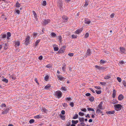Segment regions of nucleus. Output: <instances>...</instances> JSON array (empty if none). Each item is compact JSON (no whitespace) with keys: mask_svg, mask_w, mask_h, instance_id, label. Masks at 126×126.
Returning <instances> with one entry per match:
<instances>
[{"mask_svg":"<svg viewBox=\"0 0 126 126\" xmlns=\"http://www.w3.org/2000/svg\"><path fill=\"white\" fill-rule=\"evenodd\" d=\"M114 107L115 110L116 111H118L121 110L122 106L120 104H117L114 105Z\"/></svg>","mask_w":126,"mask_h":126,"instance_id":"nucleus-1","label":"nucleus"},{"mask_svg":"<svg viewBox=\"0 0 126 126\" xmlns=\"http://www.w3.org/2000/svg\"><path fill=\"white\" fill-rule=\"evenodd\" d=\"M30 37L29 36H27L25 39V44L27 45L30 44Z\"/></svg>","mask_w":126,"mask_h":126,"instance_id":"nucleus-2","label":"nucleus"},{"mask_svg":"<svg viewBox=\"0 0 126 126\" xmlns=\"http://www.w3.org/2000/svg\"><path fill=\"white\" fill-rule=\"evenodd\" d=\"M62 93L60 91H56L55 93L56 95L58 97V98H60L62 96Z\"/></svg>","mask_w":126,"mask_h":126,"instance_id":"nucleus-3","label":"nucleus"},{"mask_svg":"<svg viewBox=\"0 0 126 126\" xmlns=\"http://www.w3.org/2000/svg\"><path fill=\"white\" fill-rule=\"evenodd\" d=\"M62 0H59L58 2V6H59V8L61 9L63 5Z\"/></svg>","mask_w":126,"mask_h":126,"instance_id":"nucleus-4","label":"nucleus"},{"mask_svg":"<svg viewBox=\"0 0 126 126\" xmlns=\"http://www.w3.org/2000/svg\"><path fill=\"white\" fill-rule=\"evenodd\" d=\"M50 20L49 19H45L43 21V24L44 25H46L48 23L50 22Z\"/></svg>","mask_w":126,"mask_h":126,"instance_id":"nucleus-5","label":"nucleus"},{"mask_svg":"<svg viewBox=\"0 0 126 126\" xmlns=\"http://www.w3.org/2000/svg\"><path fill=\"white\" fill-rule=\"evenodd\" d=\"M91 51L90 49L89 48L87 50V52L86 54V56H89L91 55Z\"/></svg>","mask_w":126,"mask_h":126,"instance_id":"nucleus-6","label":"nucleus"},{"mask_svg":"<svg viewBox=\"0 0 126 126\" xmlns=\"http://www.w3.org/2000/svg\"><path fill=\"white\" fill-rule=\"evenodd\" d=\"M102 104L103 102H100L98 106V107L99 109L101 110L103 109L102 106Z\"/></svg>","mask_w":126,"mask_h":126,"instance_id":"nucleus-7","label":"nucleus"},{"mask_svg":"<svg viewBox=\"0 0 126 126\" xmlns=\"http://www.w3.org/2000/svg\"><path fill=\"white\" fill-rule=\"evenodd\" d=\"M124 98V96L122 94H120L118 97V99L119 100H121L123 99Z\"/></svg>","mask_w":126,"mask_h":126,"instance_id":"nucleus-8","label":"nucleus"},{"mask_svg":"<svg viewBox=\"0 0 126 126\" xmlns=\"http://www.w3.org/2000/svg\"><path fill=\"white\" fill-rule=\"evenodd\" d=\"M9 110V109L8 108H7L6 109L3 111L2 112V114H5L7 113L8 112Z\"/></svg>","mask_w":126,"mask_h":126,"instance_id":"nucleus-9","label":"nucleus"},{"mask_svg":"<svg viewBox=\"0 0 126 126\" xmlns=\"http://www.w3.org/2000/svg\"><path fill=\"white\" fill-rule=\"evenodd\" d=\"M120 51L123 53H124L126 51L125 48L123 47H120Z\"/></svg>","mask_w":126,"mask_h":126,"instance_id":"nucleus-10","label":"nucleus"},{"mask_svg":"<svg viewBox=\"0 0 126 126\" xmlns=\"http://www.w3.org/2000/svg\"><path fill=\"white\" fill-rule=\"evenodd\" d=\"M83 30V28H81L80 29H79L78 30H77L75 32L77 34H78L80 32H81Z\"/></svg>","mask_w":126,"mask_h":126,"instance_id":"nucleus-11","label":"nucleus"},{"mask_svg":"<svg viewBox=\"0 0 126 126\" xmlns=\"http://www.w3.org/2000/svg\"><path fill=\"white\" fill-rule=\"evenodd\" d=\"M62 18L64 20V21L65 22H67L68 19V18L66 16H63L62 17Z\"/></svg>","mask_w":126,"mask_h":126,"instance_id":"nucleus-12","label":"nucleus"},{"mask_svg":"<svg viewBox=\"0 0 126 126\" xmlns=\"http://www.w3.org/2000/svg\"><path fill=\"white\" fill-rule=\"evenodd\" d=\"M116 95V91L115 89H113V91L112 97L114 98L115 96Z\"/></svg>","mask_w":126,"mask_h":126,"instance_id":"nucleus-13","label":"nucleus"},{"mask_svg":"<svg viewBox=\"0 0 126 126\" xmlns=\"http://www.w3.org/2000/svg\"><path fill=\"white\" fill-rule=\"evenodd\" d=\"M106 113L107 114H113L115 112L114 111H106Z\"/></svg>","mask_w":126,"mask_h":126,"instance_id":"nucleus-14","label":"nucleus"},{"mask_svg":"<svg viewBox=\"0 0 126 126\" xmlns=\"http://www.w3.org/2000/svg\"><path fill=\"white\" fill-rule=\"evenodd\" d=\"M96 112L97 114H99V113H103L102 111L101 110H100L99 109H97L96 110Z\"/></svg>","mask_w":126,"mask_h":126,"instance_id":"nucleus-15","label":"nucleus"},{"mask_svg":"<svg viewBox=\"0 0 126 126\" xmlns=\"http://www.w3.org/2000/svg\"><path fill=\"white\" fill-rule=\"evenodd\" d=\"M57 78H58L59 79L61 80H62L64 78L63 77H60L59 76H57Z\"/></svg>","mask_w":126,"mask_h":126,"instance_id":"nucleus-16","label":"nucleus"},{"mask_svg":"<svg viewBox=\"0 0 126 126\" xmlns=\"http://www.w3.org/2000/svg\"><path fill=\"white\" fill-rule=\"evenodd\" d=\"M100 70L103 71V70H105L106 69V68L104 67H103V66H100Z\"/></svg>","mask_w":126,"mask_h":126,"instance_id":"nucleus-17","label":"nucleus"},{"mask_svg":"<svg viewBox=\"0 0 126 126\" xmlns=\"http://www.w3.org/2000/svg\"><path fill=\"white\" fill-rule=\"evenodd\" d=\"M94 98L93 96L91 97L89 99V100L91 102H93L94 100Z\"/></svg>","mask_w":126,"mask_h":126,"instance_id":"nucleus-18","label":"nucleus"},{"mask_svg":"<svg viewBox=\"0 0 126 126\" xmlns=\"http://www.w3.org/2000/svg\"><path fill=\"white\" fill-rule=\"evenodd\" d=\"M79 122L78 120L74 121V120H72V123L74 124H76Z\"/></svg>","mask_w":126,"mask_h":126,"instance_id":"nucleus-19","label":"nucleus"},{"mask_svg":"<svg viewBox=\"0 0 126 126\" xmlns=\"http://www.w3.org/2000/svg\"><path fill=\"white\" fill-rule=\"evenodd\" d=\"M119 65L120 66V65H122L125 64V63L124 62L121 60L119 61Z\"/></svg>","mask_w":126,"mask_h":126,"instance_id":"nucleus-20","label":"nucleus"},{"mask_svg":"<svg viewBox=\"0 0 126 126\" xmlns=\"http://www.w3.org/2000/svg\"><path fill=\"white\" fill-rule=\"evenodd\" d=\"M88 3L89 2L87 0H85V4L84 5V6H87L88 5Z\"/></svg>","mask_w":126,"mask_h":126,"instance_id":"nucleus-21","label":"nucleus"},{"mask_svg":"<svg viewBox=\"0 0 126 126\" xmlns=\"http://www.w3.org/2000/svg\"><path fill=\"white\" fill-rule=\"evenodd\" d=\"M79 120L80 122H82L84 121V118L83 117L79 118Z\"/></svg>","mask_w":126,"mask_h":126,"instance_id":"nucleus-22","label":"nucleus"},{"mask_svg":"<svg viewBox=\"0 0 126 126\" xmlns=\"http://www.w3.org/2000/svg\"><path fill=\"white\" fill-rule=\"evenodd\" d=\"M41 110L43 112H46L47 110L45 108L42 107V108Z\"/></svg>","mask_w":126,"mask_h":126,"instance_id":"nucleus-23","label":"nucleus"},{"mask_svg":"<svg viewBox=\"0 0 126 126\" xmlns=\"http://www.w3.org/2000/svg\"><path fill=\"white\" fill-rule=\"evenodd\" d=\"M51 87V85L50 84H48L45 87V88L46 89H48Z\"/></svg>","mask_w":126,"mask_h":126,"instance_id":"nucleus-24","label":"nucleus"},{"mask_svg":"<svg viewBox=\"0 0 126 126\" xmlns=\"http://www.w3.org/2000/svg\"><path fill=\"white\" fill-rule=\"evenodd\" d=\"M42 5L43 6H45L47 4L46 1L45 0L42 3Z\"/></svg>","mask_w":126,"mask_h":126,"instance_id":"nucleus-25","label":"nucleus"},{"mask_svg":"<svg viewBox=\"0 0 126 126\" xmlns=\"http://www.w3.org/2000/svg\"><path fill=\"white\" fill-rule=\"evenodd\" d=\"M78 114H75L74 116L73 117V119H76L78 118Z\"/></svg>","mask_w":126,"mask_h":126,"instance_id":"nucleus-26","label":"nucleus"},{"mask_svg":"<svg viewBox=\"0 0 126 126\" xmlns=\"http://www.w3.org/2000/svg\"><path fill=\"white\" fill-rule=\"evenodd\" d=\"M64 50H63L62 49H60L58 51V52L59 53H61L63 52Z\"/></svg>","mask_w":126,"mask_h":126,"instance_id":"nucleus-27","label":"nucleus"},{"mask_svg":"<svg viewBox=\"0 0 126 126\" xmlns=\"http://www.w3.org/2000/svg\"><path fill=\"white\" fill-rule=\"evenodd\" d=\"M110 75H107L104 78L105 79H110Z\"/></svg>","mask_w":126,"mask_h":126,"instance_id":"nucleus-28","label":"nucleus"},{"mask_svg":"<svg viewBox=\"0 0 126 126\" xmlns=\"http://www.w3.org/2000/svg\"><path fill=\"white\" fill-rule=\"evenodd\" d=\"M49 76L48 75L46 76L45 77V80L46 81H47L49 78Z\"/></svg>","mask_w":126,"mask_h":126,"instance_id":"nucleus-29","label":"nucleus"},{"mask_svg":"<svg viewBox=\"0 0 126 126\" xmlns=\"http://www.w3.org/2000/svg\"><path fill=\"white\" fill-rule=\"evenodd\" d=\"M40 41V40L39 39V40H37V41L36 42L35 44H34V46H37V45L38 44L39 42Z\"/></svg>","mask_w":126,"mask_h":126,"instance_id":"nucleus-30","label":"nucleus"},{"mask_svg":"<svg viewBox=\"0 0 126 126\" xmlns=\"http://www.w3.org/2000/svg\"><path fill=\"white\" fill-rule=\"evenodd\" d=\"M85 23L87 24H89L91 22V21L90 20H88L87 21V20H85Z\"/></svg>","mask_w":126,"mask_h":126,"instance_id":"nucleus-31","label":"nucleus"},{"mask_svg":"<svg viewBox=\"0 0 126 126\" xmlns=\"http://www.w3.org/2000/svg\"><path fill=\"white\" fill-rule=\"evenodd\" d=\"M95 92H96V93L98 94H100L101 93V90H96L95 91Z\"/></svg>","mask_w":126,"mask_h":126,"instance_id":"nucleus-32","label":"nucleus"},{"mask_svg":"<svg viewBox=\"0 0 126 126\" xmlns=\"http://www.w3.org/2000/svg\"><path fill=\"white\" fill-rule=\"evenodd\" d=\"M87 110L88 111H94V109L91 108H88Z\"/></svg>","mask_w":126,"mask_h":126,"instance_id":"nucleus-33","label":"nucleus"},{"mask_svg":"<svg viewBox=\"0 0 126 126\" xmlns=\"http://www.w3.org/2000/svg\"><path fill=\"white\" fill-rule=\"evenodd\" d=\"M2 80L3 81L5 82L6 83L8 82V80L6 78H4Z\"/></svg>","mask_w":126,"mask_h":126,"instance_id":"nucleus-34","label":"nucleus"},{"mask_svg":"<svg viewBox=\"0 0 126 126\" xmlns=\"http://www.w3.org/2000/svg\"><path fill=\"white\" fill-rule=\"evenodd\" d=\"M61 118L63 120H64L65 119V116L64 115H60Z\"/></svg>","mask_w":126,"mask_h":126,"instance_id":"nucleus-35","label":"nucleus"},{"mask_svg":"<svg viewBox=\"0 0 126 126\" xmlns=\"http://www.w3.org/2000/svg\"><path fill=\"white\" fill-rule=\"evenodd\" d=\"M51 35L53 37H55L56 36V34L53 32H52L51 33Z\"/></svg>","mask_w":126,"mask_h":126,"instance_id":"nucleus-36","label":"nucleus"},{"mask_svg":"<svg viewBox=\"0 0 126 126\" xmlns=\"http://www.w3.org/2000/svg\"><path fill=\"white\" fill-rule=\"evenodd\" d=\"M59 49V48L57 47H54V50L55 51H57Z\"/></svg>","mask_w":126,"mask_h":126,"instance_id":"nucleus-37","label":"nucleus"},{"mask_svg":"<svg viewBox=\"0 0 126 126\" xmlns=\"http://www.w3.org/2000/svg\"><path fill=\"white\" fill-rule=\"evenodd\" d=\"M58 39L59 41L60 42H61L62 41V36L60 35L59 36Z\"/></svg>","mask_w":126,"mask_h":126,"instance_id":"nucleus-38","label":"nucleus"},{"mask_svg":"<svg viewBox=\"0 0 126 126\" xmlns=\"http://www.w3.org/2000/svg\"><path fill=\"white\" fill-rule=\"evenodd\" d=\"M21 5L19 3H18V1L16 2V7H20V5Z\"/></svg>","mask_w":126,"mask_h":126,"instance_id":"nucleus-39","label":"nucleus"},{"mask_svg":"<svg viewBox=\"0 0 126 126\" xmlns=\"http://www.w3.org/2000/svg\"><path fill=\"white\" fill-rule=\"evenodd\" d=\"M34 120L33 119H31L29 121V122L30 124H32L34 123Z\"/></svg>","mask_w":126,"mask_h":126,"instance_id":"nucleus-40","label":"nucleus"},{"mask_svg":"<svg viewBox=\"0 0 126 126\" xmlns=\"http://www.w3.org/2000/svg\"><path fill=\"white\" fill-rule=\"evenodd\" d=\"M117 80H118L119 82H121V78L118 77L117 78Z\"/></svg>","mask_w":126,"mask_h":126,"instance_id":"nucleus-41","label":"nucleus"},{"mask_svg":"<svg viewBox=\"0 0 126 126\" xmlns=\"http://www.w3.org/2000/svg\"><path fill=\"white\" fill-rule=\"evenodd\" d=\"M32 12H33V15L34 16L35 18H36V17L37 16V15L36 13L34 11H32Z\"/></svg>","mask_w":126,"mask_h":126,"instance_id":"nucleus-42","label":"nucleus"},{"mask_svg":"<svg viewBox=\"0 0 126 126\" xmlns=\"http://www.w3.org/2000/svg\"><path fill=\"white\" fill-rule=\"evenodd\" d=\"M62 105L63 107H67V104L65 103H62Z\"/></svg>","mask_w":126,"mask_h":126,"instance_id":"nucleus-43","label":"nucleus"},{"mask_svg":"<svg viewBox=\"0 0 126 126\" xmlns=\"http://www.w3.org/2000/svg\"><path fill=\"white\" fill-rule=\"evenodd\" d=\"M20 43L18 41L16 42L15 43V45L16 46H19L20 45Z\"/></svg>","mask_w":126,"mask_h":126,"instance_id":"nucleus-44","label":"nucleus"},{"mask_svg":"<svg viewBox=\"0 0 126 126\" xmlns=\"http://www.w3.org/2000/svg\"><path fill=\"white\" fill-rule=\"evenodd\" d=\"M79 115L82 116H83L84 114L83 113L81 112H79Z\"/></svg>","mask_w":126,"mask_h":126,"instance_id":"nucleus-45","label":"nucleus"},{"mask_svg":"<svg viewBox=\"0 0 126 126\" xmlns=\"http://www.w3.org/2000/svg\"><path fill=\"white\" fill-rule=\"evenodd\" d=\"M71 37L72 38H77V36L73 34L72 35Z\"/></svg>","mask_w":126,"mask_h":126,"instance_id":"nucleus-46","label":"nucleus"},{"mask_svg":"<svg viewBox=\"0 0 126 126\" xmlns=\"http://www.w3.org/2000/svg\"><path fill=\"white\" fill-rule=\"evenodd\" d=\"M106 62V61H104L102 59L100 61V63H105Z\"/></svg>","mask_w":126,"mask_h":126,"instance_id":"nucleus-47","label":"nucleus"},{"mask_svg":"<svg viewBox=\"0 0 126 126\" xmlns=\"http://www.w3.org/2000/svg\"><path fill=\"white\" fill-rule=\"evenodd\" d=\"M11 33L9 32H8L7 33V36L10 37L11 36Z\"/></svg>","mask_w":126,"mask_h":126,"instance_id":"nucleus-48","label":"nucleus"},{"mask_svg":"<svg viewBox=\"0 0 126 126\" xmlns=\"http://www.w3.org/2000/svg\"><path fill=\"white\" fill-rule=\"evenodd\" d=\"M89 35V34L88 33H86L85 35V38H87Z\"/></svg>","mask_w":126,"mask_h":126,"instance_id":"nucleus-49","label":"nucleus"},{"mask_svg":"<svg viewBox=\"0 0 126 126\" xmlns=\"http://www.w3.org/2000/svg\"><path fill=\"white\" fill-rule=\"evenodd\" d=\"M6 37V35L5 34H3L2 36V38L3 39L5 38Z\"/></svg>","mask_w":126,"mask_h":126,"instance_id":"nucleus-50","label":"nucleus"},{"mask_svg":"<svg viewBox=\"0 0 126 126\" xmlns=\"http://www.w3.org/2000/svg\"><path fill=\"white\" fill-rule=\"evenodd\" d=\"M10 78L13 79H16V77L12 75L10 76Z\"/></svg>","mask_w":126,"mask_h":126,"instance_id":"nucleus-51","label":"nucleus"},{"mask_svg":"<svg viewBox=\"0 0 126 126\" xmlns=\"http://www.w3.org/2000/svg\"><path fill=\"white\" fill-rule=\"evenodd\" d=\"M95 88L97 89H99V90H100V89H101V88L99 86H95Z\"/></svg>","mask_w":126,"mask_h":126,"instance_id":"nucleus-52","label":"nucleus"},{"mask_svg":"<svg viewBox=\"0 0 126 126\" xmlns=\"http://www.w3.org/2000/svg\"><path fill=\"white\" fill-rule=\"evenodd\" d=\"M68 55L70 57L74 55V53H69L68 54Z\"/></svg>","mask_w":126,"mask_h":126,"instance_id":"nucleus-53","label":"nucleus"},{"mask_svg":"<svg viewBox=\"0 0 126 126\" xmlns=\"http://www.w3.org/2000/svg\"><path fill=\"white\" fill-rule=\"evenodd\" d=\"M41 116H40L39 115L36 116H35V117L36 118L39 119V118H41Z\"/></svg>","mask_w":126,"mask_h":126,"instance_id":"nucleus-54","label":"nucleus"},{"mask_svg":"<svg viewBox=\"0 0 126 126\" xmlns=\"http://www.w3.org/2000/svg\"><path fill=\"white\" fill-rule=\"evenodd\" d=\"M115 15V14L114 13H112L110 16V17L111 18H113L114 17V16Z\"/></svg>","mask_w":126,"mask_h":126,"instance_id":"nucleus-55","label":"nucleus"},{"mask_svg":"<svg viewBox=\"0 0 126 126\" xmlns=\"http://www.w3.org/2000/svg\"><path fill=\"white\" fill-rule=\"evenodd\" d=\"M81 110L82 111H84V112H86V108H84V109H82Z\"/></svg>","mask_w":126,"mask_h":126,"instance_id":"nucleus-56","label":"nucleus"},{"mask_svg":"<svg viewBox=\"0 0 126 126\" xmlns=\"http://www.w3.org/2000/svg\"><path fill=\"white\" fill-rule=\"evenodd\" d=\"M100 66H98L97 65H96L95 66V67L96 68H97L98 69H99L100 70Z\"/></svg>","mask_w":126,"mask_h":126,"instance_id":"nucleus-57","label":"nucleus"},{"mask_svg":"<svg viewBox=\"0 0 126 126\" xmlns=\"http://www.w3.org/2000/svg\"><path fill=\"white\" fill-rule=\"evenodd\" d=\"M70 105L72 107H73L74 106V103L73 102H71L70 103Z\"/></svg>","mask_w":126,"mask_h":126,"instance_id":"nucleus-58","label":"nucleus"},{"mask_svg":"<svg viewBox=\"0 0 126 126\" xmlns=\"http://www.w3.org/2000/svg\"><path fill=\"white\" fill-rule=\"evenodd\" d=\"M123 85H124V86H126V82L124 81H123Z\"/></svg>","mask_w":126,"mask_h":126,"instance_id":"nucleus-59","label":"nucleus"},{"mask_svg":"<svg viewBox=\"0 0 126 126\" xmlns=\"http://www.w3.org/2000/svg\"><path fill=\"white\" fill-rule=\"evenodd\" d=\"M2 107H5L6 106V105L5 104H2L1 105Z\"/></svg>","mask_w":126,"mask_h":126,"instance_id":"nucleus-60","label":"nucleus"},{"mask_svg":"<svg viewBox=\"0 0 126 126\" xmlns=\"http://www.w3.org/2000/svg\"><path fill=\"white\" fill-rule=\"evenodd\" d=\"M85 95L86 96H89L91 94L90 93H86L85 94Z\"/></svg>","mask_w":126,"mask_h":126,"instance_id":"nucleus-61","label":"nucleus"},{"mask_svg":"<svg viewBox=\"0 0 126 126\" xmlns=\"http://www.w3.org/2000/svg\"><path fill=\"white\" fill-rule=\"evenodd\" d=\"M61 113L62 114L64 115L65 113V111L64 110H62Z\"/></svg>","mask_w":126,"mask_h":126,"instance_id":"nucleus-62","label":"nucleus"},{"mask_svg":"<svg viewBox=\"0 0 126 126\" xmlns=\"http://www.w3.org/2000/svg\"><path fill=\"white\" fill-rule=\"evenodd\" d=\"M81 126H85V123L83 122L81 123Z\"/></svg>","mask_w":126,"mask_h":126,"instance_id":"nucleus-63","label":"nucleus"},{"mask_svg":"<svg viewBox=\"0 0 126 126\" xmlns=\"http://www.w3.org/2000/svg\"><path fill=\"white\" fill-rule=\"evenodd\" d=\"M51 66L50 65L48 64L46 66V67L48 68H49L51 67Z\"/></svg>","mask_w":126,"mask_h":126,"instance_id":"nucleus-64","label":"nucleus"}]
</instances>
